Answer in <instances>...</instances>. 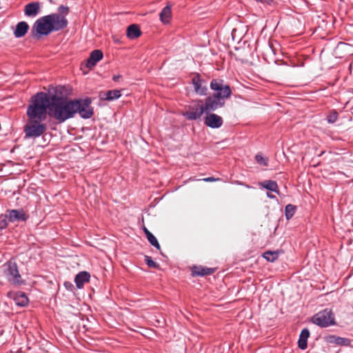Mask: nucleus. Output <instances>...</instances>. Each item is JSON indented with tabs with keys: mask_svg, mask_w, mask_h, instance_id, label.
<instances>
[{
	"mask_svg": "<svg viewBox=\"0 0 353 353\" xmlns=\"http://www.w3.org/2000/svg\"><path fill=\"white\" fill-rule=\"evenodd\" d=\"M121 77V75H114L113 77H112V79L113 81H117Z\"/></svg>",
	"mask_w": 353,
	"mask_h": 353,
	"instance_id": "34",
	"label": "nucleus"
},
{
	"mask_svg": "<svg viewBox=\"0 0 353 353\" xmlns=\"http://www.w3.org/2000/svg\"><path fill=\"white\" fill-rule=\"evenodd\" d=\"M29 28L28 24L26 21L19 22L14 31V35L16 38H21L27 33Z\"/></svg>",
	"mask_w": 353,
	"mask_h": 353,
	"instance_id": "18",
	"label": "nucleus"
},
{
	"mask_svg": "<svg viewBox=\"0 0 353 353\" xmlns=\"http://www.w3.org/2000/svg\"><path fill=\"white\" fill-rule=\"evenodd\" d=\"M312 321L321 327H327L335 324L334 315L329 309H325L316 313L312 316Z\"/></svg>",
	"mask_w": 353,
	"mask_h": 353,
	"instance_id": "5",
	"label": "nucleus"
},
{
	"mask_svg": "<svg viewBox=\"0 0 353 353\" xmlns=\"http://www.w3.org/2000/svg\"><path fill=\"white\" fill-rule=\"evenodd\" d=\"M260 185L266 190L274 192L279 194V186L276 181L266 180L260 183Z\"/></svg>",
	"mask_w": 353,
	"mask_h": 353,
	"instance_id": "22",
	"label": "nucleus"
},
{
	"mask_svg": "<svg viewBox=\"0 0 353 353\" xmlns=\"http://www.w3.org/2000/svg\"><path fill=\"white\" fill-rule=\"evenodd\" d=\"M103 54L100 50H94L91 52L89 58L87 60L86 66L88 68H92L97 63L103 59Z\"/></svg>",
	"mask_w": 353,
	"mask_h": 353,
	"instance_id": "14",
	"label": "nucleus"
},
{
	"mask_svg": "<svg viewBox=\"0 0 353 353\" xmlns=\"http://www.w3.org/2000/svg\"><path fill=\"white\" fill-rule=\"evenodd\" d=\"M273 0H264L263 4L271 5Z\"/></svg>",
	"mask_w": 353,
	"mask_h": 353,
	"instance_id": "35",
	"label": "nucleus"
},
{
	"mask_svg": "<svg viewBox=\"0 0 353 353\" xmlns=\"http://www.w3.org/2000/svg\"><path fill=\"white\" fill-rule=\"evenodd\" d=\"M147 239L152 245L155 247L157 249L160 250V245H159L157 238L152 233L148 234Z\"/></svg>",
	"mask_w": 353,
	"mask_h": 353,
	"instance_id": "27",
	"label": "nucleus"
},
{
	"mask_svg": "<svg viewBox=\"0 0 353 353\" xmlns=\"http://www.w3.org/2000/svg\"><path fill=\"white\" fill-rule=\"evenodd\" d=\"M8 219L6 217V214H5L3 218L0 219V230H4L8 226Z\"/></svg>",
	"mask_w": 353,
	"mask_h": 353,
	"instance_id": "31",
	"label": "nucleus"
},
{
	"mask_svg": "<svg viewBox=\"0 0 353 353\" xmlns=\"http://www.w3.org/2000/svg\"><path fill=\"white\" fill-rule=\"evenodd\" d=\"M159 17L163 23L167 24L170 23L172 17L171 7L169 5L164 7L160 12Z\"/></svg>",
	"mask_w": 353,
	"mask_h": 353,
	"instance_id": "21",
	"label": "nucleus"
},
{
	"mask_svg": "<svg viewBox=\"0 0 353 353\" xmlns=\"http://www.w3.org/2000/svg\"><path fill=\"white\" fill-rule=\"evenodd\" d=\"M126 34L129 39H134L141 34V32L138 25L132 24L128 27Z\"/></svg>",
	"mask_w": 353,
	"mask_h": 353,
	"instance_id": "20",
	"label": "nucleus"
},
{
	"mask_svg": "<svg viewBox=\"0 0 353 353\" xmlns=\"http://www.w3.org/2000/svg\"><path fill=\"white\" fill-rule=\"evenodd\" d=\"M58 10L60 13L59 14H68V13L69 12L68 7L64 6H60L58 8Z\"/></svg>",
	"mask_w": 353,
	"mask_h": 353,
	"instance_id": "32",
	"label": "nucleus"
},
{
	"mask_svg": "<svg viewBox=\"0 0 353 353\" xmlns=\"http://www.w3.org/2000/svg\"><path fill=\"white\" fill-rule=\"evenodd\" d=\"M6 214L8 221L12 223L16 221H26L29 217L23 209L8 210Z\"/></svg>",
	"mask_w": 353,
	"mask_h": 353,
	"instance_id": "10",
	"label": "nucleus"
},
{
	"mask_svg": "<svg viewBox=\"0 0 353 353\" xmlns=\"http://www.w3.org/2000/svg\"><path fill=\"white\" fill-rule=\"evenodd\" d=\"M63 88L57 86L55 88L54 94L48 96L46 93L41 92L37 93L34 97L39 103L40 100L44 101L46 112L49 110V114L59 123H63L67 119L74 116L75 103L73 100H69L67 97L59 94H62Z\"/></svg>",
	"mask_w": 353,
	"mask_h": 353,
	"instance_id": "1",
	"label": "nucleus"
},
{
	"mask_svg": "<svg viewBox=\"0 0 353 353\" xmlns=\"http://www.w3.org/2000/svg\"><path fill=\"white\" fill-rule=\"evenodd\" d=\"M4 274L10 283L17 285L21 283V277L16 263L8 262L6 263Z\"/></svg>",
	"mask_w": 353,
	"mask_h": 353,
	"instance_id": "9",
	"label": "nucleus"
},
{
	"mask_svg": "<svg viewBox=\"0 0 353 353\" xmlns=\"http://www.w3.org/2000/svg\"><path fill=\"white\" fill-rule=\"evenodd\" d=\"M267 196L270 198V199H274L275 198L274 195H273V194H272L271 193H269V192L267 193Z\"/></svg>",
	"mask_w": 353,
	"mask_h": 353,
	"instance_id": "36",
	"label": "nucleus"
},
{
	"mask_svg": "<svg viewBox=\"0 0 353 353\" xmlns=\"http://www.w3.org/2000/svg\"><path fill=\"white\" fill-rule=\"evenodd\" d=\"M279 255V251H267L264 252L263 256L268 261L274 262L278 259Z\"/></svg>",
	"mask_w": 353,
	"mask_h": 353,
	"instance_id": "25",
	"label": "nucleus"
},
{
	"mask_svg": "<svg viewBox=\"0 0 353 353\" xmlns=\"http://www.w3.org/2000/svg\"><path fill=\"white\" fill-rule=\"evenodd\" d=\"M14 300L17 305L23 307L28 303V299L24 292H19L15 294Z\"/></svg>",
	"mask_w": 353,
	"mask_h": 353,
	"instance_id": "23",
	"label": "nucleus"
},
{
	"mask_svg": "<svg viewBox=\"0 0 353 353\" xmlns=\"http://www.w3.org/2000/svg\"><path fill=\"white\" fill-rule=\"evenodd\" d=\"M205 112L203 108V101L198 100L190 105L186 110L183 113V115L190 121L196 120L199 119L201 115Z\"/></svg>",
	"mask_w": 353,
	"mask_h": 353,
	"instance_id": "7",
	"label": "nucleus"
},
{
	"mask_svg": "<svg viewBox=\"0 0 353 353\" xmlns=\"http://www.w3.org/2000/svg\"><path fill=\"white\" fill-rule=\"evenodd\" d=\"M202 180L204 181H206V182H213V181H219V179H215L214 177H208V178H204Z\"/></svg>",
	"mask_w": 353,
	"mask_h": 353,
	"instance_id": "33",
	"label": "nucleus"
},
{
	"mask_svg": "<svg viewBox=\"0 0 353 353\" xmlns=\"http://www.w3.org/2000/svg\"><path fill=\"white\" fill-rule=\"evenodd\" d=\"M210 87L214 91L213 94H218L224 99L230 98L232 94L230 85L225 84L223 79H213L210 82Z\"/></svg>",
	"mask_w": 353,
	"mask_h": 353,
	"instance_id": "6",
	"label": "nucleus"
},
{
	"mask_svg": "<svg viewBox=\"0 0 353 353\" xmlns=\"http://www.w3.org/2000/svg\"><path fill=\"white\" fill-rule=\"evenodd\" d=\"M145 262L149 268H157V269L159 268V265L158 263H157L156 262H154L152 260V257H150L149 256H145Z\"/></svg>",
	"mask_w": 353,
	"mask_h": 353,
	"instance_id": "29",
	"label": "nucleus"
},
{
	"mask_svg": "<svg viewBox=\"0 0 353 353\" xmlns=\"http://www.w3.org/2000/svg\"><path fill=\"white\" fill-rule=\"evenodd\" d=\"M225 103V99L220 97L218 94L209 96L205 99V103L203 105L205 112L208 114L210 112L221 108L224 106Z\"/></svg>",
	"mask_w": 353,
	"mask_h": 353,
	"instance_id": "8",
	"label": "nucleus"
},
{
	"mask_svg": "<svg viewBox=\"0 0 353 353\" xmlns=\"http://www.w3.org/2000/svg\"><path fill=\"white\" fill-rule=\"evenodd\" d=\"M46 107L43 100L39 103L34 96L31 98L26 112L28 119L23 129L26 138L39 137L47 130Z\"/></svg>",
	"mask_w": 353,
	"mask_h": 353,
	"instance_id": "2",
	"label": "nucleus"
},
{
	"mask_svg": "<svg viewBox=\"0 0 353 353\" xmlns=\"http://www.w3.org/2000/svg\"><path fill=\"white\" fill-rule=\"evenodd\" d=\"M192 83L195 92L201 96L207 94L208 88L205 85V81L201 78L199 74H196L192 79Z\"/></svg>",
	"mask_w": 353,
	"mask_h": 353,
	"instance_id": "11",
	"label": "nucleus"
},
{
	"mask_svg": "<svg viewBox=\"0 0 353 353\" xmlns=\"http://www.w3.org/2000/svg\"><path fill=\"white\" fill-rule=\"evenodd\" d=\"M144 232L146 234V236L148 237V234L151 233L148 229L144 228Z\"/></svg>",
	"mask_w": 353,
	"mask_h": 353,
	"instance_id": "37",
	"label": "nucleus"
},
{
	"mask_svg": "<svg viewBox=\"0 0 353 353\" xmlns=\"http://www.w3.org/2000/svg\"><path fill=\"white\" fill-rule=\"evenodd\" d=\"M90 278V275L87 272H81L77 274L74 279V282L76 283L77 287L80 289L82 288L84 283L89 282Z\"/></svg>",
	"mask_w": 353,
	"mask_h": 353,
	"instance_id": "16",
	"label": "nucleus"
},
{
	"mask_svg": "<svg viewBox=\"0 0 353 353\" xmlns=\"http://www.w3.org/2000/svg\"><path fill=\"white\" fill-rule=\"evenodd\" d=\"M338 119V112L333 110L330 112V113L327 116V121L329 123H334Z\"/></svg>",
	"mask_w": 353,
	"mask_h": 353,
	"instance_id": "28",
	"label": "nucleus"
},
{
	"mask_svg": "<svg viewBox=\"0 0 353 353\" xmlns=\"http://www.w3.org/2000/svg\"><path fill=\"white\" fill-rule=\"evenodd\" d=\"M92 101L90 98L74 99L75 103L74 114L79 113L82 119H90L94 114L93 108L91 106Z\"/></svg>",
	"mask_w": 353,
	"mask_h": 353,
	"instance_id": "4",
	"label": "nucleus"
},
{
	"mask_svg": "<svg viewBox=\"0 0 353 353\" xmlns=\"http://www.w3.org/2000/svg\"><path fill=\"white\" fill-rule=\"evenodd\" d=\"M204 123L211 128H219L223 125V119L221 117L210 113L205 117Z\"/></svg>",
	"mask_w": 353,
	"mask_h": 353,
	"instance_id": "13",
	"label": "nucleus"
},
{
	"mask_svg": "<svg viewBox=\"0 0 353 353\" xmlns=\"http://www.w3.org/2000/svg\"><path fill=\"white\" fill-rule=\"evenodd\" d=\"M325 342L333 345L350 346V340L347 338L338 336L334 334H328L323 337Z\"/></svg>",
	"mask_w": 353,
	"mask_h": 353,
	"instance_id": "12",
	"label": "nucleus"
},
{
	"mask_svg": "<svg viewBox=\"0 0 353 353\" xmlns=\"http://www.w3.org/2000/svg\"><path fill=\"white\" fill-rule=\"evenodd\" d=\"M40 3L39 2H32L26 5L24 13L29 17H35L39 12Z\"/></svg>",
	"mask_w": 353,
	"mask_h": 353,
	"instance_id": "15",
	"label": "nucleus"
},
{
	"mask_svg": "<svg viewBox=\"0 0 353 353\" xmlns=\"http://www.w3.org/2000/svg\"><path fill=\"white\" fill-rule=\"evenodd\" d=\"M214 272V269L203 268L202 266H194L192 270V276H203L210 275Z\"/></svg>",
	"mask_w": 353,
	"mask_h": 353,
	"instance_id": "19",
	"label": "nucleus"
},
{
	"mask_svg": "<svg viewBox=\"0 0 353 353\" xmlns=\"http://www.w3.org/2000/svg\"><path fill=\"white\" fill-rule=\"evenodd\" d=\"M310 334V330L307 328L302 330L298 341V346L301 350H304L307 347V339Z\"/></svg>",
	"mask_w": 353,
	"mask_h": 353,
	"instance_id": "17",
	"label": "nucleus"
},
{
	"mask_svg": "<svg viewBox=\"0 0 353 353\" xmlns=\"http://www.w3.org/2000/svg\"><path fill=\"white\" fill-rule=\"evenodd\" d=\"M121 97V92L119 90H109L103 94L101 99L107 101H113Z\"/></svg>",
	"mask_w": 353,
	"mask_h": 353,
	"instance_id": "24",
	"label": "nucleus"
},
{
	"mask_svg": "<svg viewBox=\"0 0 353 353\" xmlns=\"http://www.w3.org/2000/svg\"><path fill=\"white\" fill-rule=\"evenodd\" d=\"M296 211V206L292 204H288L285 208V216L287 220H290Z\"/></svg>",
	"mask_w": 353,
	"mask_h": 353,
	"instance_id": "26",
	"label": "nucleus"
},
{
	"mask_svg": "<svg viewBox=\"0 0 353 353\" xmlns=\"http://www.w3.org/2000/svg\"><path fill=\"white\" fill-rule=\"evenodd\" d=\"M255 160L260 165H262L263 166L268 165V160L263 158V157L259 154L255 156Z\"/></svg>",
	"mask_w": 353,
	"mask_h": 353,
	"instance_id": "30",
	"label": "nucleus"
},
{
	"mask_svg": "<svg viewBox=\"0 0 353 353\" xmlns=\"http://www.w3.org/2000/svg\"><path fill=\"white\" fill-rule=\"evenodd\" d=\"M68 26L67 19L57 13L50 14L38 19L32 29L33 36L48 35L53 31H59Z\"/></svg>",
	"mask_w": 353,
	"mask_h": 353,
	"instance_id": "3",
	"label": "nucleus"
}]
</instances>
